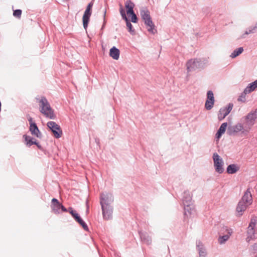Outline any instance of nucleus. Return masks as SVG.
<instances>
[{
    "label": "nucleus",
    "instance_id": "obj_46",
    "mask_svg": "<svg viewBox=\"0 0 257 257\" xmlns=\"http://www.w3.org/2000/svg\"><path fill=\"white\" fill-rule=\"evenodd\" d=\"M224 234H227V232H226V231H224Z\"/></svg>",
    "mask_w": 257,
    "mask_h": 257
},
{
    "label": "nucleus",
    "instance_id": "obj_6",
    "mask_svg": "<svg viewBox=\"0 0 257 257\" xmlns=\"http://www.w3.org/2000/svg\"><path fill=\"white\" fill-rule=\"evenodd\" d=\"M206 63L207 60H201L200 59H191L186 64L187 70L188 72H190L202 68Z\"/></svg>",
    "mask_w": 257,
    "mask_h": 257
},
{
    "label": "nucleus",
    "instance_id": "obj_27",
    "mask_svg": "<svg viewBox=\"0 0 257 257\" xmlns=\"http://www.w3.org/2000/svg\"><path fill=\"white\" fill-rule=\"evenodd\" d=\"M243 51V47H239L238 49L234 50L230 55V57L232 58H234L238 56L239 54L242 53Z\"/></svg>",
    "mask_w": 257,
    "mask_h": 257
},
{
    "label": "nucleus",
    "instance_id": "obj_10",
    "mask_svg": "<svg viewBox=\"0 0 257 257\" xmlns=\"http://www.w3.org/2000/svg\"><path fill=\"white\" fill-rule=\"evenodd\" d=\"M113 201V197L112 194L107 192L102 193L100 196V203L101 207L111 205Z\"/></svg>",
    "mask_w": 257,
    "mask_h": 257
},
{
    "label": "nucleus",
    "instance_id": "obj_43",
    "mask_svg": "<svg viewBox=\"0 0 257 257\" xmlns=\"http://www.w3.org/2000/svg\"><path fill=\"white\" fill-rule=\"evenodd\" d=\"M37 145V146L39 148H41V146H40V145L38 143H37V145Z\"/></svg>",
    "mask_w": 257,
    "mask_h": 257
},
{
    "label": "nucleus",
    "instance_id": "obj_19",
    "mask_svg": "<svg viewBox=\"0 0 257 257\" xmlns=\"http://www.w3.org/2000/svg\"><path fill=\"white\" fill-rule=\"evenodd\" d=\"M30 131L32 135L36 136L37 138H40L42 134L40 133L38 126L36 123H31L30 126Z\"/></svg>",
    "mask_w": 257,
    "mask_h": 257
},
{
    "label": "nucleus",
    "instance_id": "obj_4",
    "mask_svg": "<svg viewBox=\"0 0 257 257\" xmlns=\"http://www.w3.org/2000/svg\"><path fill=\"white\" fill-rule=\"evenodd\" d=\"M182 202L184 206V214L186 216L190 215L193 208L191 207L192 204V197L188 191H185L183 193Z\"/></svg>",
    "mask_w": 257,
    "mask_h": 257
},
{
    "label": "nucleus",
    "instance_id": "obj_15",
    "mask_svg": "<svg viewBox=\"0 0 257 257\" xmlns=\"http://www.w3.org/2000/svg\"><path fill=\"white\" fill-rule=\"evenodd\" d=\"M241 201L247 203L248 205H250L252 203V197L250 192V188H248L244 192V195L242 196Z\"/></svg>",
    "mask_w": 257,
    "mask_h": 257
},
{
    "label": "nucleus",
    "instance_id": "obj_33",
    "mask_svg": "<svg viewBox=\"0 0 257 257\" xmlns=\"http://www.w3.org/2000/svg\"><path fill=\"white\" fill-rule=\"evenodd\" d=\"M219 112L222 113V117H221L222 118H225L229 114V113L227 110H225L224 108H221L219 110Z\"/></svg>",
    "mask_w": 257,
    "mask_h": 257
},
{
    "label": "nucleus",
    "instance_id": "obj_32",
    "mask_svg": "<svg viewBox=\"0 0 257 257\" xmlns=\"http://www.w3.org/2000/svg\"><path fill=\"white\" fill-rule=\"evenodd\" d=\"M128 15L131 16V21L133 23H136L137 22L138 18H137L136 15L135 14V12L131 13V14H129Z\"/></svg>",
    "mask_w": 257,
    "mask_h": 257
},
{
    "label": "nucleus",
    "instance_id": "obj_44",
    "mask_svg": "<svg viewBox=\"0 0 257 257\" xmlns=\"http://www.w3.org/2000/svg\"><path fill=\"white\" fill-rule=\"evenodd\" d=\"M106 11H104V18H105V15H106Z\"/></svg>",
    "mask_w": 257,
    "mask_h": 257
},
{
    "label": "nucleus",
    "instance_id": "obj_13",
    "mask_svg": "<svg viewBox=\"0 0 257 257\" xmlns=\"http://www.w3.org/2000/svg\"><path fill=\"white\" fill-rule=\"evenodd\" d=\"M103 217L105 220H108L112 218L113 208L111 205L101 207Z\"/></svg>",
    "mask_w": 257,
    "mask_h": 257
},
{
    "label": "nucleus",
    "instance_id": "obj_28",
    "mask_svg": "<svg viewBox=\"0 0 257 257\" xmlns=\"http://www.w3.org/2000/svg\"><path fill=\"white\" fill-rule=\"evenodd\" d=\"M256 29H257V22L255 23V25L253 27H251L248 29L247 30H246L244 34L242 36V38H245L244 35H248L251 33H254Z\"/></svg>",
    "mask_w": 257,
    "mask_h": 257
},
{
    "label": "nucleus",
    "instance_id": "obj_9",
    "mask_svg": "<svg viewBox=\"0 0 257 257\" xmlns=\"http://www.w3.org/2000/svg\"><path fill=\"white\" fill-rule=\"evenodd\" d=\"M212 158L215 171L219 174L222 173L224 170L223 168L224 162L223 159L217 153H213Z\"/></svg>",
    "mask_w": 257,
    "mask_h": 257
},
{
    "label": "nucleus",
    "instance_id": "obj_21",
    "mask_svg": "<svg viewBox=\"0 0 257 257\" xmlns=\"http://www.w3.org/2000/svg\"><path fill=\"white\" fill-rule=\"evenodd\" d=\"M257 88V80L251 82L244 89V93L248 94L254 91Z\"/></svg>",
    "mask_w": 257,
    "mask_h": 257
},
{
    "label": "nucleus",
    "instance_id": "obj_34",
    "mask_svg": "<svg viewBox=\"0 0 257 257\" xmlns=\"http://www.w3.org/2000/svg\"><path fill=\"white\" fill-rule=\"evenodd\" d=\"M120 15H121V16L122 17V18L123 20H127V18L126 16L124 10V9L122 8V7L121 6V8L120 9Z\"/></svg>",
    "mask_w": 257,
    "mask_h": 257
},
{
    "label": "nucleus",
    "instance_id": "obj_2",
    "mask_svg": "<svg viewBox=\"0 0 257 257\" xmlns=\"http://www.w3.org/2000/svg\"><path fill=\"white\" fill-rule=\"evenodd\" d=\"M249 132V130L247 127H246L245 124L241 122V119L235 125L228 126L227 129L228 134L230 136H234L237 134L246 136Z\"/></svg>",
    "mask_w": 257,
    "mask_h": 257
},
{
    "label": "nucleus",
    "instance_id": "obj_45",
    "mask_svg": "<svg viewBox=\"0 0 257 257\" xmlns=\"http://www.w3.org/2000/svg\"><path fill=\"white\" fill-rule=\"evenodd\" d=\"M254 246L255 247H257V244L255 243V244H254Z\"/></svg>",
    "mask_w": 257,
    "mask_h": 257
},
{
    "label": "nucleus",
    "instance_id": "obj_5",
    "mask_svg": "<svg viewBox=\"0 0 257 257\" xmlns=\"http://www.w3.org/2000/svg\"><path fill=\"white\" fill-rule=\"evenodd\" d=\"M257 118V108L251 111L246 115L242 117L241 122L245 124L246 127L250 131L251 127L254 124Z\"/></svg>",
    "mask_w": 257,
    "mask_h": 257
},
{
    "label": "nucleus",
    "instance_id": "obj_39",
    "mask_svg": "<svg viewBox=\"0 0 257 257\" xmlns=\"http://www.w3.org/2000/svg\"><path fill=\"white\" fill-rule=\"evenodd\" d=\"M61 212H67V209L61 203V208H60Z\"/></svg>",
    "mask_w": 257,
    "mask_h": 257
},
{
    "label": "nucleus",
    "instance_id": "obj_31",
    "mask_svg": "<svg viewBox=\"0 0 257 257\" xmlns=\"http://www.w3.org/2000/svg\"><path fill=\"white\" fill-rule=\"evenodd\" d=\"M22 15V11L21 10L18 9L15 10L13 13V15L14 17L16 18H20Z\"/></svg>",
    "mask_w": 257,
    "mask_h": 257
},
{
    "label": "nucleus",
    "instance_id": "obj_38",
    "mask_svg": "<svg viewBox=\"0 0 257 257\" xmlns=\"http://www.w3.org/2000/svg\"><path fill=\"white\" fill-rule=\"evenodd\" d=\"M93 3L92 2H90L87 6L86 9H89L91 11V9L92 8Z\"/></svg>",
    "mask_w": 257,
    "mask_h": 257
},
{
    "label": "nucleus",
    "instance_id": "obj_36",
    "mask_svg": "<svg viewBox=\"0 0 257 257\" xmlns=\"http://www.w3.org/2000/svg\"><path fill=\"white\" fill-rule=\"evenodd\" d=\"M232 107H233V104L229 103L226 107H224V108L229 113L231 111V110H232Z\"/></svg>",
    "mask_w": 257,
    "mask_h": 257
},
{
    "label": "nucleus",
    "instance_id": "obj_3",
    "mask_svg": "<svg viewBox=\"0 0 257 257\" xmlns=\"http://www.w3.org/2000/svg\"><path fill=\"white\" fill-rule=\"evenodd\" d=\"M140 14L142 19L144 21L145 24L148 27V31L152 34H155L157 31L155 29V25L152 21L148 9L147 8H143L140 10Z\"/></svg>",
    "mask_w": 257,
    "mask_h": 257
},
{
    "label": "nucleus",
    "instance_id": "obj_14",
    "mask_svg": "<svg viewBox=\"0 0 257 257\" xmlns=\"http://www.w3.org/2000/svg\"><path fill=\"white\" fill-rule=\"evenodd\" d=\"M51 208L52 209V211L55 214H59L61 213V203L57 199L53 198L52 199Z\"/></svg>",
    "mask_w": 257,
    "mask_h": 257
},
{
    "label": "nucleus",
    "instance_id": "obj_11",
    "mask_svg": "<svg viewBox=\"0 0 257 257\" xmlns=\"http://www.w3.org/2000/svg\"><path fill=\"white\" fill-rule=\"evenodd\" d=\"M47 126L51 130L54 136L56 138H60L61 137L62 134V131L60 128V126L58 125L54 121H49L47 122Z\"/></svg>",
    "mask_w": 257,
    "mask_h": 257
},
{
    "label": "nucleus",
    "instance_id": "obj_7",
    "mask_svg": "<svg viewBox=\"0 0 257 257\" xmlns=\"http://www.w3.org/2000/svg\"><path fill=\"white\" fill-rule=\"evenodd\" d=\"M256 223L257 218L256 217H252L247 228V237L246 238L247 242L254 240L257 237V234L255 233L254 230V227H255Z\"/></svg>",
    "mask_w": 257,
    "mask_h": 257
},
{
    "label": "nucleus",
    "instance_id": "obj_23",
    "mask_svg": "<svg viewBox=\"0 0 257 257\" xmlns=\"http://www.w3.org/2000/svg\"><path fill=\"white\" fill-rule=\"evenodd\" d=\"M135 4L131 1L127 0L125 3V7L126 9V13L129 15L134 12Z\"/></svg>",
    "mask_w": 257,
    "mask_h": 257
},
{
    "label": "nucleus",
    "instance_id": "obj_37",
    "mask_svg": "<svg viewBox=\"0 0 257 257\" xmlns=\"http://www.w3.org/2000/svg\"><path fill=\"white\" fill-rule=\"evenodd\" d=\"M71 215L76 221H77V220H78L80 217L78 214L75 211Z\"/></svg>",
    "mask_w": 257,
    "mask_h": 257
},
{
    "label": "nucleus",
    "instance_id": "obj_40",
    "mask_svg": "<svg viewBox=\"0 0 257 257\" xmlns=\"http://www.w3.org/2000/svg\"><path fill=\"white\" fill-rule=\"evenodd\" d=\"M68 211L69 212V213H70L71 214H72V213H73L75 212V211H74V210H73V209H72V207H69V208H68Z\"/></svg>",
    "mask_w": 257,
    "mask_h": 257
},
{
    "label": "nucleus",
    "instance_id": "obj_17",
    "mask_svg": "<svg viewBox=\"0 0 257 257\" xmlns=\"http://www.w3.org/2000/svg\"><path fill=\"white\" fill-rule=\"evenodd\" d=\"M141 240L145 244L149 245L152 243V238L146 232L139 231Z\"/></svg>",
    "mask_w": 257,
    "mask_h": 257
},
{
    "label": "nucleus",
    "instance_id": "obj_22",
    "mask_svg": "<svg viewBox=\"0 0 257 257\" xmlns=\"http://www.w3.org/2000/svg\"><path fill=\"white\" fill-rule=\"evenodd\" d=\"M197 249L199 252L200 257H205L207 253L206 249L200 241L197 243Z\"/></svg>",
    "mask_w": 257,
    "mask_h": 257
},
{
    "label": "nucleus",
    "instance_id": "obj_30",
    "mask_svg": "<svg viewBox=\"0 0 257 257\" xmlns=\"http://www.w3.org/2000/svg\"><path fill=\"white\" fill-rule=\"evenodd\" d=\"M76 221L78 222L82 226L85 230L87 231L88 230V228L86 223L81 219V217L77 220Z\"/></svg>",
    "mask_w": 257,
    "mask_h": 257
},
{
    "label": "nucleus",
    "instance_id": "obj_12",
    "mask_svg": "<svg viewBox=\"0 0 257 257\" xmlns=\"http://www.w3.org/2000/svg\"><path fill=\"white\" fill-rule=\"evenodd\" d=\"M215 102L214 94L211 90H209L207 93V99L205 106L207 110H210L213 106Z\"/></svg>",
    "mask_w": 257,
    "mask_h": 257
},
{
    "label": "nucleus",
    "instance_id": "obj_29",
    "mask_svg": "<svg viewBox=\"0 0 257 257\" xmlns=\"http://www.w3.org/2000/svg\"><path fill=\"white\" fill-rule=\"evenodd\" d=\"M124 20L126 22V27L128 28L129 32H130L132 34L134 33L135 32V30H134V29H133V26H132V24L131 23V22L129 21L128 19H127V20Z\"/></svg>",
    "mask_w": 257,
    "mask_h": 257
},
{
    "label": "nucleus",
    "instance_id": "obj_20",
    "mask_svg": "<svg viewBox=\"0 0 257 257\" xmlns=\"http://www.w3.org/2000/svg\"><path fill=\"white\" fill-rule=\"evenodd\" d=\"M120 51L115 47L113 46L110 49L109 55L114 60H118L119 57Z\"/></svg>",
    "mask_w": 257,
    "mask_h": 257
},
{
    "label": "nucleus",
    "instance_id": "obj_35",
    "mask_svg": "<svg viewBox=\"0 0 257 257\" xmlns=\"http://www.w3.org/2000/svg\"><path fill=\"white\" fill-rule=\"evenodd\" d=\"M246 94L244 93V90L243 93H242L241 95L238 97V101H241V102H245V96Z\"/></svg>",
    "mask_w": 257,
    "mask_h": 257
},
{
    "label": "nucleus",
    "instance_id": "obj_18",
    "mask_svg": "<svg viewBox=\"0 0 257 257\" xmlns=\"http://www.w3.org/2000/svg\"><path fill=\"white\" fill-rule=\"evenodd\" d=\"M249 205L247 204L246 203L241 201V200L239 201L237 206L236 207V211L238 214L239 216L242 215V212L245 210L246 208Z\"/></svg>",
    "mask_w": 257,
    "mask_h": 257
},
{
    "label": "nucleus",
    "instance_id": "obj_26",
    "mask_svg": "<svg viewBox=\"0 0 257 257\" xmlns=\"http://www.w3.org/2000/svg\"><path fill=\"white\" fill-rule=\"evenodd\" d=\"M239 170V167L235 164H231L228 166L226 171L228 174H233Z\"/></svg>",
    "mask_w": 257,
    "mask_h": 257
},
{
    "label": "nucleus",
    "instance_id": "obj_41",
    "mask_svg": "<svg viewBox=\"0 0 257 257\" xmlns=\"http://www.w3.org/2000/svg\"><path fill=\"white\" fill-rule=\"evenodd\" d=\"M221 117H222V113H221L219 112V113L218 114V119L219 120H222L224 118H222Z\"/></svg>",
    "mask_w": 257,
    "mask_h": 257
},
{
    "label": "nucleus",
    "instance_id": "obj_42",
    "mask_svg": "<svg viewBox=\"0 0 257 257\" xmlns=\"http://www.w3.org/2000/svg\"><path fill=\"white\" fill-rule=\"evenodd\" d=\"M28 120H29V122H30V124H31V123H34V122H33V119H32V117H30V118L28 119Z\"/></svg>",
    "mask_w": 257,
    "mask_h": 257
},
{
    "label": "nucleus",
    "instance_id": "obj_1",
    "mask_svg": "<svg viewBox=\"0 0 257 257\" xmlns=\"http://www.w3.org/2000/svg\"><path fill=\"white\" fill-rule=\"evenodd\" d=\"M40 111L45 115L47 118L51 119H54L56 118V115L54 113L53 109L51 108L47 98L42 96L39 101Z\"/></svg>",
    "mask_w": 257,
    "mask_h": 257
},
{
    "label": "nucleus",
    "instance_id": "obj_25",
    "mask_svg": "<svg viewBox=\"0 0 257 257\" xmlns=\"http://www.w3.org/2000/svg\"><path fill=\"white\" fill-rule=\"evenodd\" d=\"M23 138L25 139L26 145L27 146L30 147L33 145H37V141L35 140H34V139L31 137L24 135Z\"/></svg>",
    "mask_w": 257,
    "mask_h": 257
},
{
    "label": "nucleus",
    "instance_id": "obj_8",
    "mask_svg": "<svg viewBox=\"0 0 257 257\" xmlns=\"http://www.w3.org/2000/svg\"><path fill=\"white\" fill-rule=\"evenodd\" d=\"M232 233V230L231 228H228L227 226H223L219 232V243L221 244L225 243L228 240Z\"/></svg>",
    "mask_w": 257,
    "mask_h": 257
},
{
    "label": "nucleus",
    "instance_id": "obj_16",
    "mask_svg": "<svg viewBox=\"0 0 257 257\" xmlns=\"http://www.w3.org/2000/svg\"><path fill=\"white\" fill-rule=\"evenodd\" d=\"M91 15V11L86 9L83 16L82 21L84 28L86 30L88 27L89 19Z\"/></svg>",
    "mask_w": 257,
    "mask_h": 257
},
{
    "label": "nucleus",
    "instance_id": "obj_24",
    "mask_svg": "<svg viewBox=\"0 0 257 257\" xmlns=\"http://www.w3.org/2000/svg\"><path fill=\"white\" fill-rule=\"evenodd\" d=\"M227 125V122H224L221 124L218 130L217 131L216 134V138L219 139L222 135L226 131V127Z\"/></svg>",
    "mask_w": 257,
    "mask_h": 257
}]
</instances>
